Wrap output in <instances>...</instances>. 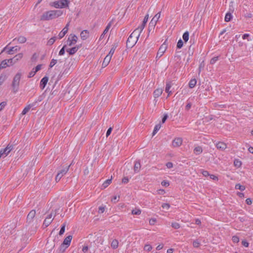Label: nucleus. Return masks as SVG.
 Instances as JSON below:
<instances>
[{
	"label": "nucleus",
	"mask_w": 253,
	"mask_h": 253,
	"mask_svg": "<svg viewBox=\"0 0 253 253\" xmlns=\"http://www.w3.org/2000/svg\"><path fill=\"white\" fill-rule=\"evenodd\" d=\"M63 11L60 10H51L45 11L41 16V21H49L60 16Z\"/></svg>",
	"instance_id": "1"
},
{
	"label": "nucleus",
	"mask_w": 253,
	"mask_h": 253,
	"mask_svg": "<svg viewBox=\"0 0 253 253\" xmlns=\"http://www.w3.org/2000/svg\"><path fill=\"white\" fill-rule=\"evenodd\" d=\"M140 35L138 30H134L129 36L126 41V47H133L137 42Z\"/></svg>",
	"instance_id": "2"
},
{
	"label": "nucleus",
	"mask_w": 253,
	"mask_h": 253,
	"mask_svg": "<svg viewBox=\"0 0 253 253\" xmlns=\"http://www.w3.org/2000/svg\"><path fill=\"white\" fill-rule=\"evenodd\" d=\"M69 3L68 0H59L50 2L49 5L56 8H63L68 7Z\"/></svg>",
	"instance_id": "3"
},
{
	"label": "nucleus",
	"mask_w": 253,
	"mask_h": 253,
	"mask_svg": "<svg viewBox=\"0 0 253 253\" xmlns=\"http://www.w3.org/2000/svg\"><path fill=\"white\" fill-rule=\"evenodd\" d=\"M22 76V73L20 72H18L14 76L12 83V87L14 93L17 92L18 90L19 85V82Z\"/></svg>",
	"instance_id": "4"
},
{
	"label": "nucleus",
	"mask_w": 253,
	"mask_h": 253,
	"mask_svg": "<svg viewBox=\"0 0 253 253\" xmlns=\"http://www.w3.org/2000/svg\"><path fill=\"white\" fill-rule=\"evenodd\" d=\"M72 239V236H68L63 241V242L60 247V250L64 252L66 248H67L70 245L71 240Z\"/></svg>",
	"instance_id": "5"
},
{
	"label": "nucleus",
	"mask_w": 253,
	"mask_h": 253,
	"mask_svg": "<svg viewBox=\"0 0 253 253\" xmlns=\"http://www.w3.org/2000/svg\"><path fill=\"white\" fill-rule=\"evenodd\" d=\"M70 166L71 165L67 167L64 168L57 173L55 177V180L56 182L59 181L61 178L68 172Z\"/></svg>",
	"instance_id": "6"
},
{
	"label": "nucleus",
	"mask_w": 253,
	"mask_h": 253,
	"mask_svg": "<svg viewBox=\"0 0 253 253\" xmlns=\"http://www.w3.org/2000/svg\"><path fill=\"white\" fill-rule=\"evenodd\" d=\"M78 37L74 34H70L67 41V44L69 46L74 45L77 42Z\"/></svg>",
	"instance_id": "7"
},
{
	"label": "nucleus",
	"mask_w": 253,
	"mask_h": 253,
	"mask_svg": "<svg viewBox=\"0 0 253 253\" xmlns=\"http://www.w3.org/2000/svg\"><path fill=\"white\" fill-rule=\"evenodd\" d=\"M13 149V146L12 145L8 144L6 147L3 150H1L0 152L2 153V156H6Z\"/></svg>",
	"instance_id": "8"
},
{
	"label": "nucleus",
	"mask_w": 253,
	"mask_h": 253,
	"mask_svg": "<svg viewBox=\"0 0 253 253\" xmlns=\"http://www.w3.org/2000/svg\"><path fill=\"white\" fill-rule=\"evenodd\" d=\"M182 143V139L180 137L175 138L172 141V146L174 147H178L181 145Z\"/></svg>",
	"instance_id": "9"
},
{
	"label": "nucleus",
	"mask_w": 253,
	"mask_h": 253,
	"mask_svg": "<svg viewBox=\"0 0 253 253\" xmlns=\"http://www.w3.org/2000/svg\"><path fill=\"white\" fill-rule=\"evenodd\" d=\"M148 14H147L143 21V23H142L141 25L138 28L136 29L135 30H138L139 32L141 33L142 31H143V29L144 28L145 26L146 23L147 22L148 19Z\"/></svg>",
	"instance_id": "10"
},
{
	"label": "nucleus",
	"mask_w": 253,
	"mask_h": 253,
	"mask_svg": "<svg viewBox=\"0 0 253 253\" xmlns=\"http://www.w3.org/2000/svg\"><path fill=\"white\" fill-rule=\"evenodd\" d=\"M36 215V211L35 210H32L27 215V220L29 222H31L33 220V218Z\"/></svg>",
	"instance_id": "11"
},
{
	"label": "nucleus",
	"mask_w": 253,
	"mask_h": 253,
	"mask_svg": "<svg viewBox=\"0 0 253 253\" xmlns=\"http://www.w3.org/2000/svg\"><path fill=\"white\" fill-rule=\"evenodd\" d=\"M48 81V78L47 77H44L42 79L40 82V86L42 89L45 87Z\"/></svg>",
	"instance_id": "12"
},
{
	"label": "nucleus",
	"mask_w": 253,
	"mask_h": 253,
	"mask_svg": "<svg viewBox=\"0 0 253 253\" xmlns=\"http://www.w3.org/2000/svg\"><path fill=\"white\" fill-rule=\"evenodd\" d=\"M80 36L82 40H85L89 37V32L87 30H84L81 32Z\"/></svg>",
	"instance_id": "13"
},
{
	"label": "nucleus",
	"mask_w": 253,
	"mask_h": 253,
	"mask_svg": "<svg viewBox=\"0 0 253 253\" xmlns=\"http://www.w3.org/2000/svg\"><path fill=\"white\" fill-rule=\"evenodd\" d=\"M36 104V102H35L32 104H30L28 105H27L23 110L22 112V115H25L29 110L32 107H34Z\"/></svg>",
	"instance_id": "14"
},
{
	"label": "nucleus",
	"mask_w": 253,
	"mask_h": 253,
	"mask_svg": "<svg viewBox=\"0 0 253 253\" xmlns=\"http://www.w3.org/2000/svg\"><path fill=\"white\" fill-rule=\"evenodd\" d=\"M6 51L8 54H12L14 53L17 52V48H3L1 51V53Z\"/></svg>",
	"instance_id": "15"
},
{
	"label": "nucleus",
	"mask_w": 253,
	"mask_h": 253,
	"mask_svg": "<svg viewBox=\"0 0 253 253\" xmlns=\"http://www.w3.org/2000/svg\"><path fill=\"white\" fill-rule=\"evenodd\" d=\"M111 57H110V55H106L103 61L102 67H106L109 63V62L111 60Z\"/></svg>",
	"instance_id": "16"
},
{
	"label": "nucleus",
	"mask_w": 253,
	"mask_h": 253,
	"mask_svg": "<svg viewBox=\"0 0 253 253\" xmlns=\"http://www.w3.org/2000/svg\"><path fill=\"white\" fill-rule=\"evenodd\" d=\"M112 176H111L110 179H108L106 180L104 183L102 184L101 186V189H104L107 188L112 182Z\"/></svg>",
	"instance_id": "17"
},
{
	"label": "nucleus",
	"mask_w": 253,
	"mask_h": 253,
	"mask_svg": "<svg viewBox=\"0 0 253 253\" xmlns=\"http://www.w3.org/2000/svg\"><path fill=\"white\" fill-rule=\"evenodd\" d=\"M216 146L218 149H220L221 150H225L227 147L226 144L225 143L222 142H219L217 143L216 144Z\"/></svg>",
	"instance_id": "18"
},
{
	"label": "nucleus",
	"mask_w": 253,
	"mask_h": 253,
	"mask_svg": "<svg viewBox=\"0 0 253 253\" xmlns=\"http://www.w3.org/2000/svg\"><path fill=\"white\" fill-rule=\"evenodd\" d=\"M68 31V28H64L58 34V38L59 39H62L64 37V36L66 35V34L67 33Z\"/></svg>",
	"instance_id": "19"
},
{
	"label": "nucleus",
	"mask_w": 253,
	"mask_h": 253,
	"mask_svg": "<svg viewBox=\"0 0 253 253\" xmlns=\"http://www.w3.org/2000/svg\"><path fill=\"white\" fill-rule=\"evenodd\" d=\"M163 93L162 88H157L154 91V96L155 98L159 97Z\"/></svg>",
	"instance_id": "20"
},
{
	"label": "nucleus",
	"mask_w": 253,
	"mask_h": 253,
	"mask_svg": "<svg viewBox=\"0 0 253 253\" xmlns=\"http://www.w3.org/2000/svg\"><path fill=\"white\" fill-rule=\"evenodd\" d=\"M166 51V48H159L156 58H160Z\"/></svg>",
	"instance_id": "21"
},
{
	"label": "nucleus",
	"mask_w": 253,
	"mask_h": 253,
	"mask_svg": "<svg viewBox=\"0 0 253 253\" xmlns=\"http://www.w3.org/2000/svg\"><path fill=\"white\" fill-rule=\"evenodd\" d=\"M119 242L116 239H114L111 243V246L114 249H116L118 247Z\"/></svg>",
	"instance_id": "22"
},
{
	"label": "nucleus",
	"mask_w": 253,
	"mask_h": 253,
	"mask_svg": "<svg viewBox=\"0 0 253 253\" xmlns=\"http://www.w3.org/2000/svg\"><path fill=\"white\" fill-rule=\"evenodd\" d=\"M140 168H141V165H140V162H136L135 164H134V170L135 172H138L140 169Z\"/></svg>",
	"instance_id": "23"
},
{
	"label": "nucleus",
	"mask_w": 253,
	"mask_h": 253,
	"mask_svg": "<svg viewBox=\"0 0 253 253\" xmlns=\"http://www.w3.org/2000/svg\"><path fill=\"white\" fill-rule=\"evenodd\" d=\"M203 151L202 148L200 146H197L194 149V152L196 155L201 154Z\"/></svg>",
	"instance_id": "24"
},
{
	"label": "nucleus",
	"mask_w": 253,
	"mask_h": 253,
	"mask_svg": "<svg viewBox=\"0 0 253 253\" xmlns=\"http://www.w3.org/2000/svg\"><path fill=\"white\" fill-rule=\"evenodd\" d=\"M7 66H9V65L8 64V61L7 60H4L2 61L0 64V67L1 69L5 68Z\"/></svg>",
	"instance_id": "25"
},
{
	"label": "nucleus",
	"mask_w": 253,
	"mask_h": 253,
	"mask_svg": "<svg viewBox=\"0 0 253 253\" xmlns=\"http://www.w3.org/2000/svg\"><path fill=\"white\" fill-rule=\"evenodd\" d=\"M197 81L196 79H193L190 80L189 83V86L190 88H193L196 84Z\"/></svg>",
	"instance_id": "26"
},
{
	"label": "nucleus",
	"mask_w": 253,
	"mask_h": 253,
	"mask_svg": "<svg viewBox=\"0 0 253 253\" xmlns=\"http://www.w3.org/2000/svg\"><path fill=\"white\" fill-rule=\"evenodd\" d=\"M171 85L169 82L167 83L166 86V92L168 93V96L170 94L171 91L169 90Z\"/></svg>",
	"instance_id": "27"
},
{
	"label": "nucleus",
	"mask_w": 253,
	"mask_h": 253,
	"mask_svg": "<svg viewBox=\"0 0 253 253\" xmlns=\"http://www.w3.org/2000/svg\"><path fill=\"white\" fill-rule=\"evenodd\" d=\"M235 188L236 189H238V190H240L241 191H244L246 189V187H245V186L242 185H241L240 184H239V183L236 184Z\"/></svg>",
	"instance_id": "28"
},
{
	"label": "nucleus",
	"mask_w": 253,
	"mask_h": 253,
	"mask_svg": "<svg viewBox=\"0 0 253 253\" xmlns=\"http://www.w3.org/2000/svg\"><path fill=\"white\" fill-rule=\"evenodd\" d=\"M77 51V48H67L66 51L68 52L69 55H73Z\"/></svg>",
	"instance_id": "29"
},
{
	"label": "nucleus",
	"mask_w": 253,
	"mask_h": 253,
	"mask_svg": "<svg viewBox=\"0 0 253 253\" xmlns=\"http://www.w3.org/2000/svg\"><path fill=\"white\" fill-rule=\"evenodd\" d=\"M111 25L112 24L111 23L108 24L107 26L106 27L105 30H104L102 33L103 35H106L107 34L111 27Z\"/></svg>",
	"instance_id": "30"
},
{
	"label": "nucleus",
	"mask_w": 253,
	"mask_h": 253,
	"mask_svg": "<svg viewBox=\"0 0 253 253\" xmlns=\"http://www.w3.org/2000/svg\"><path fill=\"white\" fill-rule=\"evenodd\" d=\"M161 127V125L160 124H157V125L155 126L154 127V130H153V136L160 129Z\"/></svg>",
	"instance_id": "31"
},
{
	"label": "nucleus",
	"mask_w": 253,
	"mask_h": 253,
	"mask_svg": "<svg viewBox=\"0 0 253 253\" xmlns=\"http://www.w3.org/2000/svg\"><path fill=\"white\" fill-rule=\"evenodd\" d=\"M51 219H49V218H45L44 220L43 225L45 226V227H47L52 222Z\"/></svg>",
	"instance_id": "32"
},
{
	"label": "nucleus",
	"mask_w": 253,
	"mask_h": 253,
	"mask_svg": "<svg viewBox=\"0 0 253 253\" xmlns=\"http://www.w3.org/2000/svg\"><path fill=\"white\" fill-rule=\"evenodd\" d=\"M232 18V16L231 14L230 13H227L225 15L224 20L226 22H229L231 20Z\"/></svg>",
	"instance_id": "33"
},
{
	"label": "nucleus",
	"mask_w": 253,
	"mask_h": 253,
	"mask_svg": "<svg viewBox=\"0 0 253 253\" xmlns=\"http://www.w3.org/2000/svg\"><path fill=\"white\" fill-rule=\"evenodd\" d=\"M160 16H161V12H159L154 16V17L152 18V20L157 23L158 22V21L159 20V18H160Z\"/></svg>",
	"instance_id": "34"
},
{
	"label": "nucleus",
	"mask_w": 253,
	"mask_h": 253,
	"mask_svg": "<svg viewBox=\"0 0 253 253\" xmlns=\"http://www.w3.org/2000/svg\"><path fill=\"white\" fill-rule=\"evenodd\" d=\"M23 57V54L22 53H19L16 55L13 58L15 59L14 63H16L18 60L21 59Z\"/></svg>",
	"instance_id": "35"
},
{
	"label": "nucleus",
	"mask_w": 253,
	"mask_h": 253,
	"mask_svg": "<svg viewBox=\"0 0 253 253\" xmlns=\"http://www.w3.org/2000/svg\"><path fill=\"white\" fill-rule=\"evenodd\" d=\"M141 213V211L140 209H135L134 210H132L131 213L134 215H139Z\"/></svg>",
	"instance_id": "36"
},
{
	"label": "nucleus",
	"mask_w": 253,
	"mask_h": 253,
	"mask_svg": "<svg viewBox=\"0 0 253 253\" xmlns=\"http://www.w3.org/2000/svg\"><path fill=\"white\" fill-rule=\"evenodd\" d=\"M201 245L200 242L198 240H195L193 242V246L195 248H198Z\"/></svg>",
	"instance_id": "37"
},
{
	"label": "nucleus",
	"mask_w": 253,
	"mask_h": 253,
	"mask_svg": "<svg viewBox=\"0 0 253 253\" xmlns=\"http://www.w3.org/2000/svg\"><path fill=\"white\" fill-rule=\"evenodd\" d=\"M234 165L235 167L240 168L242 165V163L240 160L235 159L234 162Z\"/></svg>",
	"instance_id": "38"
},
{
	"label": "nucleus",
	"mask_w": 253,
	"mask_h": 253,
	"mask_svg": "<svg viewBox=\"0 0 253 253\" xmlns=\"http://www.w3.org/2000/svg\"><path fill=\"white\" fill-rule=\"evenodd\" d=\"M183 40L186 42L188 41L189 39V33L188 32H185L182 36Z\"/></svg>",
	"instance_id": "39"
},
{
	"label": "nucleus",
	"mask_w": 253,
	"mask_h": 253,
	"mask_svg": "<svg viewBox=\"0 0 253 253\" xmlns=\"http://www.w3.org/2000/svg\"><path fill=\"white\" fill-rule=\"evenodd\" d=\"M192 2V0H184V4L183 5L184 7L187 8L189 7Z\"/></svg>",
	"instance_id": "40"
},
{
	"label": "nucleus",
	"mask_w": 253,
	"mask_h": 253,
	"mask_svg": "<svg viewBox=\"0 0 253 253\" xmlns=\"http://www.w3.org/2000/svg\"><path fill=\"white\" fill-rule=\"evenodd\" d=\"M156 22H155L154 21L151 20V22L149 23V31H150V28L154 29L155 26L156 25Z\"/></svg>",
	"instance_id": "41"
},
{
	"label": "nucleus",
	"mask_w": 253,
	"mask_h": 253,
	"mask_svg": "<svg viewBox=\"0 0 253 253\" xmlns=\"http://www.w3.org/2000/svg\"><path fill=\"white\" fill-rule=\"evenodd\" d=\"M55 39H56L55 37H53V38H50L47 42V45H49V46L51 45L55 42Z\"/></svg>",
	"instance_id": "42"
},
{
	"label": "nucleus",
	"mask_w": 253,
	"mask_h": 253,
	"mask_svg": "<svg viewBox=\"0 0 253 253\" xmlns=\"http://www.w3.org/2000/svg\"><path fill=\"white\" fill-rule=\"evenodd\" d=\"M152 246L149 244L145 245L144 247V250L148 252H150L152 250Z\"/></svg>",
	"instance_id": "43"
},
{
	"label": "nucleus",
	"mask_w": 253,
	"mask_h": 253,
	"mask_svg": "<svg viewBox=\"0 0 253 253\" xmlns=\"http://www.w3.org/2000/svg\"><path fill=\"white\" fill-rule=\"evenodd\" d=\"M17 41L20 43H24L26 41V39L24 37H20L18 38Z\"/></svg>",
	"instance_id": "44"
},
{
	"label": "nucleus",
	"mask_w": 253,
	"mask_h": 253,
	"mask_svg": "<svg viewBox=\"0 0 253 253\" xmlns=\"http://www.w3.org/2000/svg\"><path fill=\"white\" fill-rule=\"evenodd\" d=\"M65 226H66V224L64 223L59 231V235H62L63 234V233L65 232Z\"/></svg>",
	"instance_id": "45"
},
{
	"label": "nucleus",
	"mask_w": 253,
	"mask_h": 253,
	"mask_svg": "<svg viewBox=\"0 0 253 253\" xmlns=\"http://www.w3.org/2000/svg\"><path fill=\"white\" fill-rule=\"evenodd\" d=\"M171 226L174 229H178L180 227V224L177 222H172L171 223Z\"/></svg>",
	"instance_id": "46"
},
{
	"label": "nucleus",
	"mask_w": 253,
	"mask_h": 253,
	"mask_svg": "<svg viewBox=\"0 0 253 253\" xmlns=\"http://www.w3.org/2000/svg\"><path fill=\"white\" fill-rule=\"evenodd\" d=\"M55 216V213H53L51 212L49 214H48L46 218H49V219H51L52 221L53 220L54 217Z\"/></svg>",
	"instance_id": "47"
},
{
	"label": "nucleus",
	"mask_w": 253,
	"mask_h": 253,
	"mask_svg": "<svg viewBox=\"0 0 253 253\" xmlns=\"http://www.w3.org/2000/svg\"><path fill=\"white\" fill-rule=\"evenodd\" d=\"M38 55L37 54V53H34L32 58H31V60L32 62H36L37 61V59H38Z\"/></svg>",
	"instance_id": "48"
},
{
	"label": "nucleus",
	"mask_w": 253,
	"mask_h": 253,
	"mask_svg": "<svg viewBox=\"0 0 253 253\" xmlns=\"http://www.w3.org/2000/svg\"><path fill=\"white\" fill-rule=\"evenodd\" d=\"M57 63V60L55 59H52L49 64V67L52 68Z\"/></svg>",
	"instance_id": "49"
},
{
	"label": "nucleus",
	"mask_w": 253,
	"mask_h": 253,
	"mask_svg": "<svg viewBox=\"0 0 253 253\" xmlns=\"http://www.w3.org/2000/svg\"><path fill=\"white\" fill-rule=\"evenodd\" d=\"M218 56L214 57L211 59L210 61V63L211 64H213L215 63V62L218 60Z\"/></svg>",
	"instance_id": "50"
},
{
	"label": "nucleus",
	"mask_w": 253,
	"mask_h": 253,
	"mask_svg": "<svg viewBox=\"0 0 253 253\" xmlns=\"http://www.w3.org/2000/svg\"><path fill=\"white\" fill-rule=\"evenodd\" d=\"M183 44V41H182V40L180 39L177 42L176 47H182Z\"/></svg>",
	"instance_id": "51"
},
{
	"label": "nucleus",
	"mask_w": 253,
	"mask_h": 253,
	"mask_svg": "<svg viewBox=\"0 0 253 253\" xmlns=\"http://www.w3.org/2000/svg\"><path fill=\"white\" fill-rule=\"evenodd\" d=\"M232 241L234 243H237L239 241V238L236 236H234L232 237Z\"/></svg>",
	"instance_id": "52"
},
{
	"label": "nucleus",
	"mask_w": 253,
	"mask_h": 253,
	"mask_svg": "<svg viewBox=\"0 0 253 253\" xmlns=\"http://www.w3.org/2000/svg\"><path fill=\"white\" fill-rule=\"evenodd\" d=\"M119 196L117 197V196H114L112 199L111 201L114 203H116L119 201Z\"/></svg>",
	"instance_id": "53"
},
{
	"label": "nucleus",
	"mask_w": 253,
	"mask_h": 253,
	"mask_svg": "<svg viewBox=\"0 0 253 253\" xmlns=\"http://www.w3.org/2000/svg\"><path fill=\"white\" fill-rule=\"evenodd\" d=\"M162 207L163 208H166L167 210H169L170 207V205L169 204L164 203L162 205Z\"/></svg>",
	"instance_id": "54"
},
{
	"label": "nucleus",
	"mask_w": 253,
	"mask_h": 253,
	"mask_svg": "<svg viewBox=\"0 0 253 253\" xmlns=\"http://www.w3.org/2000/svg\"><path fill=\"white\" fill-rule=\"evenodd\" d=\"M34 69H33V70L29 73V76H28L29 78H31L32 77H33L36 73V72H35V70L34 71Z\"/></svg>",
	"instance_id": "55"
},
{
	"label": "nucleus",
	"mask_w": 253,
	"mask_h": 253,
	"mask_svg": "<svg viewBox=\"0 0 253 253\" xmlns=\"http://www.w3.org/2000/svg\"><path fill=\"white\" fill-rule=\"evenodd\" d=\"M156 222V218H151L149 220V224L150 225H154Z\"/></svg>",
	"instance_id": "56"
},
{
	"label": "nucleus",
	"mask_w": 253,
	"mask_h": 253,
	"mask_svg": "<svg viewBox=\"0 0 253 253\" xmlns=\"http://www.w3.org/2000/svg\"><path fill=\"white\" fill-rule=\"evenodd\" d=\"M202 173L204 176H208L210 174L208 171L204 170H202Z\"/></svg>",
	"instance_id": "57"
},
{
	"label": "nucleus",
	"mask_w": 253,
	"mask_h": 253,
	"mask_svg": "<svg viewBox=\"0 0 253 253\" xmlns=\"http://www.w3.org/2000/svg\"><path fill=\"white\" fill-rule=\"evenodd\" d=\"M161 184L163 186H165V187H168V186H169V182L168 181H163L162 182H161Z\"/></svg>",
	"instance_id": "58"
},
{
	"label": "nucleus",
	"mask_w": 253,
	"mask_h": 253,
	"mask_svg": "<svg viewBox=\"0 0 253 253\" xmlns=\"http://www.w3.org/2000/svg\"><path fill=\"white\" fill-rule=\"evenodd\" d=\"M6 103L5 102H2L0 104V111L5 107Z\"/></svg>",
	"instance_id": "59"
},
{
	"label": "nucleus",
	"mask_w": 253,
	"mask_h": 253,
	"mask_svg": "<svg viewBox=\"0 0 253 253\" xmlns=\"http://www.w3.org/2000/svg\"><path fill=\"white\" fill-rule=\"evenodd\" d=\"M209 176H210V178L213 180H218L217 177L213 174H210Z\"/></svg>",
	"instance_id": "60"
},
{
	"label": "nucleus",
	"mask_w": 253,
	"mask_h": 253,
	"mask_svg": "<svg viewBox=\"0 0 253 253\" xmlns=\"http://www.w3.org/2000/svg\"><path fill=\"white\" fill-rule=\"evenodd\" d=\"M158 193L160 195H163L165 193V191L164 189H159L157 191Z\"/></svg>",
	"instance_id": "61"
},
{
	"label": "nucleus",
	"mask_w": 253,
	"mask_h": 253,
	"mask_svg": "<svg viewBox=\"0 0 253 253\" xmlns=\"http://www.w3.org/2000/svg\"><path fill=\"white\" fill-rule=\"evenodd\" d=\"M105 211V208L104 207H100L99 208L98 212L103 213Z\"/></svg>",
	"instance_id": "62"
},
{
	"label": "nucleus",
	"mask_w": 253,
	"mask_h": 253,
	"mask_svg": "<svg viewBox=\"0 0 253 253\" xmlns=\"http://www.w3.org/2000/svg\"><path fill=\"white\" fill-rule=\"evenodd\" d=\"M192 104L191 103H188L185 106V109L186 110H189L191 107Z\"/></svg>",
	"instance_id": "63"
},
{
	"label": "nucleus",
	"mask_w": 253,
	"mask_h": 253,
	"mask_svg": "<svg viewBox=\"0 0 253 253\" xmlns=\"http://www.w3.org/2000/svg\"><path fill=\"white\" fill-rule=\"evenodd\" d=\"M128 182V178L127 177H124L122 179V182L127 183Z\"/></svg>",
	"instance_id": "64"
}]
</instances>
